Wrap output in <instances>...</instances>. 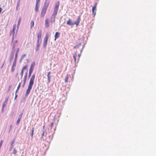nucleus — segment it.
<instances>
[{"instance_id": "obj_28", "label": "nucleus", "mask_w": 156, "mask_h": 156, "mask_svg": "<svg viewBox=\"0 0 156 156\" xmlns=\"http://www.w3.org/2000/svg\"><path fill=\"white\" fill-rule=\"evenodd\" d=\"M96 5H97V4H96L92 8V11H93V10H96Z\"/></svg>"}, {"instance_id": "obj_47", "label": "nucleus", "mask_w": 156, "mask_h": 156, "mask_svg": "<svg viewBox=\"0 0 156 156\" xmlns=\"http://www.w3.org/2000/svg\"><path fill=\"white\" fill-rule=\"evenodd\" d=\"M4 108H3V107H2V111H1V112L2 113H3L4 112Z\"/></svg>"}, {"instance_id": "obj_64", "label": "nucleus", "mask_w": 156, "mask_h": 156, "mask_svg": "<svg viewBox=\"0 0 156 156\" xmlns=\"http://www.w3.org/2000/svg\"><path fill=\"white\" fill-rule=\"evenodd\" d=\"M13 41V39H12V42Z\"/></svg>"}, {"instance_id": "obj_43", "label": "nucleus", "mask_w": 156, "mask_h": 156, "mask_svg": "<svg viewBox=\"0 0 156 156\" xmlns=\"http://www.w3.org/2000/svg\"><path fill=\"white\" fill-rule=\"evenodd\" d=\"M26 55V54H24L23 55H22V56H21V58H22V59H23V58Z\"/></svg>"}, {"instance_id": "obj_9", "label": "nucleus", "mask_w": 156, "mask_h": 156, "mask_svg": "<svg viewBox=\"0 0 156 156\" xmlns=\"http://www.w3.org/2000/svg\"><path fill=\"white\" fill-rule=\"evenodd\" d=\"M15 138H14L13 140L11 142L10 147H9V151H11L12 150V148H13V147H14V145H13V144H14V142H15Z\"/></svg>"}, {"instance_id": "obj_58", "label": "nucleus", "mask_w": 156, "mask_h": 156, "mask_svg": "<svg viewBox=\"0 0 156 156\" xmlns=\"http://www.w3.org/2000/svg\"><path fill=\"white\" fill-rule=\"evenodd\" d=\"M81 45V43H80L79 44H77V45H78V47H79V46H80V45Z\"/></svg>"}, {"instance_id": "obj_20", "label": "nucleus", "mask_w": 156, "mask_h": 156, "mask_svg": "<svg viewBox=\"0 0 156 156\" xmlns=\"http://www.w3.org/2000/svg\"><path fill=\"white\" fill-rule=\"evenodd\" d=\"M34 130V127H33L32 128V130H31V133L30 134V135H31V138H32L33 137Z\"/></svg>"}, {"instance_id": "obj_14", "label": "nucleus", "mask_w": 156, "mask_h": 156, "mask_svg": "<svg viewBox=\"0 0 156 156\" xmlns=\"http://www.w3.org/2000/svg\"><path fill=\"white\" fill-rule=\"evenodd\" d=\"M45 24L46 27L47 28L49 27V20L48 19H47L45 20Z\"/></svg>"}, {"instance_id": "obj_11", "label": "nucleus", "mask_w": 156, "mask_h": 156, "mask_svg": "<svg viewBox=\"0 0 156 156\" xmlns=\"http://www.w3.org/2000/svg\"><path fill=\"white\" fill-rule=\"evenodd\" d=\"M51 73L50 72H49L47 74L48 83H49L51 82V77L52 76L51 75Z\"/></svg>"}, {"instance_id": "obj_2", "label": "nucleus", "mask_w": 156, "mask_h": 156, "mask_svg": "<svg viewBox=\"0 0 156 156\" xmlns=\"http://www.w3.org/2000/svg\"><path fill=\"white\" fill-rule=\"evenodd\" d=\"M81 20L80 16H79L78 17L77 20L75 22H73L70 19H69L67 22V24L69 26H72L74 25H76V27L79 25V23Z\"/></svg>"}, {"instance_id": "obj_7", "label": "nucleus", "mask_w": 156, "mask_h": 156, "mask_svg": "<svg viewBox=\"0 0 156 156\" xmlns=\"http://www.w3.org/2000/svg\"><path fill=\"white\" fill-rule=\"evenodd\" d=\"M47 10V9L43 8H42L41 14V17H43L44 16L46 13Z\"/></svg>"}, {"instance_id": "obj_4", "label": "nucleus", "mask_w": 156, "mask_h": 156, "mask_svg": "<svg viewBox=\"0 0 156 156\" xmlns=\"http://www.w3.org/2000/svg\"><path fill=\"white\" fill-rule=\"evenodd\" d=\"M42 42V40L41 39L40 40H37V44L35 48V50L36 51H37L39 49L40 47Z\"/></svg>"}, {"instance_id": "obj_25", "label": "nucleus", "mask_w": 156, "mask_h": 156, "mask_svg": "<svg viewBox=\"0 0 156 156\" xmlns=\"http://www.w3.org/2000/svg\"><path fill=\"white\" fill-rule=\"evenodd\" d=\"M17 151L16 149L15 148H14L13 149V153L14 154L15 156H16V154Z\"/></svg>"}, {"instance_id": "obj_35", "label": "nucleus", "mask_w": 156, "mask_h": 156, "mask_svg": "<svg viewBox=\"0 0 156 156\" xmlns=\"http://www.w3.org/2000/svg\"><path fill=\"white\" fill-rule=\"evenodd\" d=\"M23 70H21V72L20 73V75L21 76V78L22 79V77L23 75Z\"/></svg>"}, {"instance_id": "obj_51", "label": "nucleus", "mask_w": 156, "mask_h": 156, "mask_svg": "<svg viewBox=\"0 0 156 156\" xmlns=\"http://www.w3.org/2000/svg\"><path fill=\"white\" fill-rule=\"evenodd\" d=\"M5 62V61H4V62H3V64H2V66H1V69H2V67H3V66H4V63Z\"/></svg>"}, {"instance_id": "obj_59", "label": "nucleus", "mask_w": 156, "mask_h": 156, "mask_svg": "<svg viewBox=\"0 0 156 156\" xmlns=\"http://www.w3.org/2000/svg\"><path fill=\"white\" fill-rule=\"evenodd\" d=\"M18 90H17V89L16 90V91L15 94H16V93H17V91H18Z\"/></svg>"}, {"instance_id": "obj_16", "label": "nucleus", "mask_w": 156, "mask_h": 156, "mask_svg": "<svg viewBox=\"0 0 156 156\" xmlns=\"http://www.w3.org/2000/svg\"><path fill=\"white\" fill-rule=\"evenodd\" d=\"M59 5V2L58 1L55 4V7L54 8L58 9Z\"/></svg>"}, {"instance_id": "obj_44", "label": "nucleus", "mask_w": 156, "mask_h": 156, "mask_svg": "<svg viewBox=\"0 0 156 156\" xmlns=\"http://www.w3.org/2000/svg\"><path fill=\"white\" fill-rule=\"evenodd\" d=\"M73 58L75 60V62H76V55H74L73 56Z\"/></svg>"}, {"instance_id": "obj_3", "label": "nucleus", "mask_w": 156, "mask_h": 156, "mask_svg": "<svg viewBox=\"0 0 156 156\" xmlns=\"http://www.w3.org/2000/svg\"><path fill=\"white\" fill-rule=\"evenodd\" d=\"M49 36V33H46L44 40L43 47L44 48H45L46 47Z\"/></svg>"}, {"instance_id": "obj_5", "label": "nucleus", "mask_w": 156, "mask_h": 156, "mask_svg": "<svg viewBox=\"0 0 156 156\" xmlns=\"http://www.w3.org/2000/svg\"><path fill=\"white\" fill-rule=\"evenodd\" d=\"M34 70V65L33 64H32L31 65L29 69V75H28V78L29 79L31 76V73Z\"/></svg>"}, {"instance_id": "obj_55", "label": "nucleus", "mask_w": 156, "mask_h": 156, "mask_svg": "<svg viewBox=\"0 0 156 156\" xmlns=\"http://www.w3.org/2000/svg\"><path fill=\"white\" fill-rule=\"evenodd\" d=\"M81 55V53H80V54H78V56H79V58L80 56V55Z\"/></svg>"}, {"instance_id": "obj_6", "label": "nucleus", "mask_w": 156, "mask_h": 156, "mask_svg": "<svg viewBox=\"0 0 156 156\" xmlns=\"http://www.w3.org/2000/svg\"><path fill=\"white\" fill-rule=\"evenodd\" d=\"M27 72L25 73V75L24 76V78L23 79V83L22 85V87H23L25 84L26 81L27 80Z\"/></svg>"}, {"instance_id": "obj_49", "label": "nucleus", "mask_w": 156, "mask_h": 156, "mask_svg": "<svg viewBox=\"0 0 156 156\" xmlns=\"http://www.w3.org/2000/svg\"><path fill=\"white\" fill-rule=\"evenodd\" d=\"M12 125H11L9 127V132L11 131L12 128Z\"/></svg>"}, {"instance_id": "obj_54", "label": "nucleus", "mask_w": 156, "mask_h": 156, "mask_svg": "<svg viewBox=\"0 0 156 156\" xmlns=\"http://www.w3.org/2000/svg\"><path fill=\"white\" fill-rule=\"evenodd\" d=\"M8 98H5V101H6L7 102V101H8Z\"/></svg>"}, {"instance_id": "obj_46", "label": "nucleus", "mask_w": 156, "mask_h": 156, "mask_svg": "<svg viewBox=\"0 0 156 156\" xmlns=\"http://www.w3.org/2000/svg\"><path fill=\"white\" fill-rule=\"evenodd\" d=\"M17 43H18L17 40H16L14 41L13 44H17Z\"/></svg>"}, {"instance_id": "obj_1", "label": "nucleus", "mask_w": 156, "mask_h": 156, "mask_svg": "<svg viewBox=\"0 0 156 156\" xmlns=\"http://www.w3.org/2000/svg\"><path fill=\"white\" fill-rule=\"evenodd\" d=\"M35 77V75L34 74L31 76L29 82V85L28 86V88L27 89L26 93L25 96L27 97L30 94V90L34 83V80Z\"/></svg>"}, {"instance_id": "obj_13", "label": "nucleus", "mask_w": 156, "mask_h": 156, "mask_svg": "<svg viewBox=\"0 0 156 156\" xmlns=\"http://www.w3.org/2000/svg\"><path fill=\"white\" fill-rule=\"evenodd\" d=\"M60 36V33L58 32H56L55 36V41H56V39L58 38Z\"/></svg>"}, {"instance_id": "obj_50", "label": "nucleus", "mask_w": 156, "mask_h": 156, "mask_svg": "<svg viewBox=\"0 0 156 156\" xmlns=\"http://www.w3.org/2000/svg\"><path fill=\"white\" fill-rule=\"evenodd\" d=\"M40 0H36V4H38L40 2Z\"/></svg>"}, {"instance_id": "obj_63", "label": "nucleus", "mask_w": 156, "mask_h": 156, "mask_svg": "<svg viewBox=\"0 0 156 156\" xmlns=\"http://www.w3.org/2000/svg\"><path fill=\"white\" fill-rule=\"evenodd\" d=\"M18 73H17V74H16V76L18 75Z\"/></svg>"}, {"instance_id": "obj_39", "label": "nucleus", "mask_w": 156, "mask_h": 156, "mask_svg": "<svg viewBox=\"0 0 156 156\" xmlns=\"http://www.w3.org/2000/svg\"><path fill=\"white\" fill-rule=\"evenodd\" d=\"M43 133H44V134H45V133H46V135H47V132L46 131V130L45 129L43 130Z\"/></svg>"}, {"instance_id": "obj_34", "label": "nucleus", "mask_w": 156, "mask_h": 156, "mask_svg": "<svg viewBox=\"0 0 156 156\" xmlns=\"http://www.w3.org/2000/svg\"><path fill=\"white\" fill-rule=\"evenodd\" d=\"M17 55H18V54H15V58L14 61H15L16 62V60H17Z\"/></svg>"}, {"instance_id": "obj_31", "label": "nucleus", "mask_w": 156, "mask_h": 156, "mask_svg": "<svg viewBox=\"0 0 156 156\" xmlns=\"http://www.w3.org/2000/svg\"><path fill=\"white\" fill-rule=\"evenodd\" d=\"M27 66H28L27 65H26V66H24L23 67V68L22 69V70H23H23H24L27 69Z\"/></svg>"}, {"instance_id": "obj_42", "label": "nucleus", "mask_w": 156, "mask_h": 156, "mask_svg": "<svg viewBox=\"0 0 156 156\" xmlns=\"http://www.w3.org/2000/svg\"><path fill=\"white\" fill-rule=\"evenodd\" d=\"M58 9H54V11L56 12L57 13L58 11Z\"/></svg>"}, {"instance_id": "obj_40", "label": "nucleus", "mask_w": 156, "mask_h": 156, "mask_svg": "<svg viewBox=\"0 0 156 156\" xmlns=\"http://www.w3.org/2000/svg\"><path fill=\"white\" fill-rule=\"evenodd\" d=\"M16 46V44H13L12 45V48H15Z\"/></svg>"}, {"instance_id": "obj_29", "label": "nucleus", "mask_w": 156, "mask_h": 156, "mask_svg": "<svg viewBox=\"0 0 156 156\" xmlns=\"http://www.w3.org/2000/svg\"><path fill=\"white\" fill-rule=\"evenodd\" d=\"M15 50V48H12V49L11 50V54H12V55H14V53Z\"/></svg>"}, {"instance_id": "obj_33", "label": "nucleus", "mask_w": 156, "mask_h": 156, "mask_svg": "<svg viewBox=\"0 0 156 156\" xmlns=\"http://www.w3.org/2000/svg\"><path fill=\"white\" fill-rule=\"evenodd\" d=\"M20 0H18L17 2V5H16L17 7H19V5H20Z\"/></svg>"}, {"instance_id": "obj_30", "label": "nucleus", "mask_w": 156, "mask_h": 156, "mask_svg": "<svg viewBox=\"0 0 156 156\" xmlns=\"http://www.w3.org/2000/svg\"><path fill=\"white\" fill-rule=\"evenodd\" d=\"M44 133H43L41 135V140H44Z\"/></svg>"}, {"instance_id": "obj_24", "label": "nucleus", "mask_w": 156, "mask_h": 156, "mask_svg": "<svg viewBox=\"0 0 156 156\" xmlns=\"http://www.w3.org/2000/svg\"><path fill=\"white\" fill-rule=\"evenodd\" d=\"M7 102H6V101H5L3 103L2 107L4 108L5 107L7 104Z\"/></svg>"}, {"instance_id": "obj_53", "label": "nucleus", "mask_w": 156, "mask_h": 156, "mask_svg": "<svg viewBox=\"0 0 156 156\" xmlns=\"http://www.w3.org/2000/svg\"><path fill=\"white\" fill-rule=\"evenodd\" d=\"M2 8L0 7V14L1 13L2 11Z\"/></svg>"}, {"instance_id": "obj_37", "label": "nucleus", "mask_w": 156, "mask_h": 156, "mask_svg": "<svg viewBox=\"0 0 156 156\" xmlns=\"http://www.w3.org/2000/svg\"><path fill=\"white\" fill-rule=\"evenodd\" d=\"M19 50H20V48H18L17 49V50H16V54H18V53L19 51Z\"/></svg>"}, {"instance_id": "obj_32", "label": "nucleus", "mask_w": 156, "mask_h": 156, "mask_svg": "<svg viewBox=\"0 0 156 156\" xmlns=\"http://www.w3.org/2000/svg\"><path fill=\"white\" fill-rule=\"evenodd\" d=\"M23 110L22 111V112L19 115V117L20 118H22V117L23 114Z\"/></svg>"}, {"instance_id": "obj_52", "label": "nucleus", "mask_w": 156, "mask_h": 156, "mask_svg": "<svg viewBox=\"0 0 156 156\" xmlns=\"http://www.w3.org/2000/svg\"><path fill=\"white\" fill-rule=\"evenodd\" d=\"M85 44H85H84L83 45V47H82V49H83V48H84Z\"/></svg>"}, {"instance_id": "obj_18", "label": "nucleus", "mask_w": 156, "mask_h": 156, "mask_svg": "<svg viewBox=\"0 0 156 156\" xmlns=\"http://www.w3.org/2000/svg\"><path fill=\"white\" fill-rule=\"evenodd\" d=\"M14 55H12L11 54H10L9 59V62H11L12 60V59L14 57Z\"/></svg>"}, {"instance_id": "obj_15", "label": "nucleus", "mask_w": 156, "mask_h": 156, "mask_svg": "<svg viewBox=\"0 0 156 156\" xmlns=\"http://www.w3.org/2000/svg\"><path fill=\"white\" fill-rule=\"evenodd\" d=\"M55 16L52 15L50 19V22L51 23L54 22L55 21Z\"/></svg>"}, {"instance_id": "obj_38", "label": "nucleus", "mask_w": 156, "mask_h": 156, "mask_svg": "<svg viewBox=\"0 0 156 156\" xmlns=\"http://www.w3.org/2000/svg\"><path fill=\"white\" fill-rule=\"evenodd\" d=\"M54 122H52L51 124V125H50V127L51 128H52V127H53V125H54Z\"/></svg>"}, {"instance_id": "obj_10", "label": "nucleus", "mask_w": 156, "mask_h": 156, "mask_svg": "<svg viewBox=\"0 0 156 156\" xmlns=\"http://www.w3.org/2000/svg\"><path fill=\"white\" fill-rule=\"evenodd\" d=\"M50 2L49 0H46L43 8L47 9Z\"/></svg>"}, {"instance_id": "obj_36", "label": "nucleus", "mask_w": 156, "mask_h": 156, "mask_svg": "<svg viewBox=\"0 0 156 156\" xmlns=\"http://www.w3.org/2000/svg\"><path fill=\"white\" fill-rule=\"evenodd\" d=\"M57 12H55L54 11L53 12V14H52V15L55 16H56L57 14Z\"/></svg>"}, {"instance_id": "obj_17", "label": "nucleus", "mask_w": 156, "mask_h": 156, "mask_svg": "<svg viewBox=\"0 0 156 156\" xmlns=\"http://www.w3.org/2000/svg\"><path fill=\"white\" fill-rule=\"evenodd\" d=\"M34 22L33 21L31 20L30 22V29H32V28L34 27Z\"/></svg>"}, {"instance_id": "obj_41", "label": "nucleus", "mask_w": 156, "mask_h": 156, "mask_svg": "<svg viewBox=\"0 0 156 156\" xmlns=\"http://www.w3.org/2000/svg\"><path fill=\"white\" fill-rule=\"evenodd\" d=\"M94 11L95 10L92 11V13L94 15V16H95L96 13V12H94Z\"/></svg>"}, {"instance_id": "obj_22", "label": "nucleus", "mask_w": 156, "mask_h": 156, "mask_svg": "<svg viewBox=\"0 0 156 156\" xmlns=\"http://www.w3.org/2000/svg\"><path fill=\"white\" fill-rule=\"evenodd\" d=\"M21 20V17H20L19 18V20H18V24H17V28H18L19 27V26L20 25Z\"/></svg>"}, {"instance_id": "obj_56", "label": "nucleus", "mask_w": 156, "mask_h": 156, "mask_svg": "<svg viewBox=\"0 0 156 156\" xmlns=\"http://www.w3.org/2000/svg\"><path fill=\"white\" fill-rule=\"evenodd\" d=\"M23 59H22L21 58V59L20 61V62H21L22 61V60Z\"/></svg>"}, {"instance_id": "obj_61", "label": "nucleus", "mask_w": 156, "mask_h": 156, "mask_svg": "<svg viewBox=\"0 0 156 156\" xmlns=\"http://www.w3.org/2000/svg\"><path fill=\"white\" fill-rule=\"evenodd\" d=\"M44 127H45V126H43V130L44 129Z\"/></svg>"}, {"instance_id": "obj_21", "label": "nucleus", "mask_w": 156, "mask_h": 156, "mask_svg": "<svg viewBox=\"0 0 156 156\" xmlns=\"http://www.w3.org/2000/svg\"><path fill=\"white\" fill-rule=\"evenodd\" d=\"M16 24L14 25L13 26V28L12 30V33H13V35H14V34H15V28H16Z\"/></svg>"}, {"instance_id": "obj_27", "label": "nucleus", "mask_w": 156, "mask_h": 156, "mask_svg": "<svg viewBox=\"0 0 156 156\" xmlns=\"http://www.w3.org/2000/svg\"><path fill=\"white\" fill-rule=\"evenodd\" d=\"M68 75H67L66 76L65 78V82H66V83H67L68 82Z\"/></svg>"}, {"instance_id": "obj_12", "label": "nucleus", "mask_w": 156, "mask_h": 156, "mask_svg": "<svg viewBox=\"0 0 156 156\" xmlns=\"http://www.w3.org/2000/svg\"><path fill=\"white\" fill-rule=\"evenodd\" d=\"M16 62L15 61H14L13 64L12 65V68H11V72H13L14 71L15 69V67L16 66Z\"/></svg>"}, {"instance_id": "obj_8", "label": "nucleus", "mask_w": 156, "mask_h": 156, "mask_svg": "<svg viewBox=\"0 0 156 156\" xmlns=\"http://www.w3.org/2000/svg\"><path fill=\"white\" fill-rule=\"evenodd\" d=\"M42 34V30H39L37 34V40H40L41 39Z\"/></svg>"}, {"instance_id": "obj_23", "label": "nucleus", "mask_w": 156, "mask_h": 156, "mask_svg": "<svg viewBox=\"0 0 156 156\" xmlns=\"http://www.w3.org/2000/svg\"><path fill=\"white\" fill-rule=\"evenodd\" d=\"M21 118H20L18 117V119L17 121L16 122V125H18L19 123L20 122V120H21Z\"/></svg>"}, {"instance_id": "obj_19", "label": "nucleus", "mask_w": 156, "mask_h": 156, "mask_svg": "<svg viewBox=\"0 0 156 156\" xmlns=\"http://www.w3.org/2000/svg\"><path fill=\"white\" fill-rule=\"evenodd\" d=\"M38 4H36V6L35 8V11L36 12H38V8L39 6H38Z\"/></svg>"}, {"instance_id": "obj_62", "label": "nucleus", "mask_w": 156, "mask_h": 156, "mask_svg": "<svg viewBox=\"0 0 156 156\" xmlns=\"http://www.w3.org/2000/svg\"><path fill=\"white\" fill-rule=\"evenodd\" d=\"M18 7H17V6H16V10H17Z\"/></svg>"}, {"instance_id": "obj_60", "label": "nucleus", "mask_w": 156, "mask_h": 156, "mask_svg": "<svg viewBox=\"0 0 156 156\" xmlns=\"http://www.w3.org/2000/svg\"><path fill=\"white\" fill-rule=\"evenodd\" d=\"M23 101H25V100L26 98H23Z\"/></svg>"}, {"instance_id": "obj_57", "label": "nucleus", "mask_w": 156, "mask_h": 156, "mask_svg": "<svg viewBox=\"0 0 156 156\" xmlns=\"http://www.w3.org/2000/svg\"><path fill=\"white\" fill-rule=\"evenodd\" d=\"M83 49H82V48L81 49V50L80 51V53H81L82 51H83Z\"/></svg>"}, {"instance_id": "obj_45", "label": "nucleus", "mask_w": 156, "mask_h": 156, "mask_svg": "<svg viewBox=\"0 0 156 156\" xmlns=\"http://www.w3.org/2000/svg\"><path fill=\"white\" fill-rule=\"evenodd\" d=\"M79 47L77 45H76V46H74L73 47V48H78Z\"/></svg>"}, {"instance_id": "obj_48", "label": "nucleus", "mask_w": 156, "mask_h": 156, "mask_svg": "<svg viewBox=\"0 0 156 156\" xmlns=\"http://www.w3.org/2000/svg\"><path fill=\"white\" fill-rule=\"evenodd\" d=\"M15 94V98H14V99L16 100V99L17 98V97L18 95L17 94Z\"/></svg>"}, {"instance_id": "obj_26", "label": "nucleus", "mask_w": 156, "mask_h": 156, "mask_svg": "<svg viewBox=\"0 0 156 156\" xmlns=\"http://www.w3.org/2000/svg\"><path fill=\"white\" fill-rule=\"evenodd\" d=\"M22 80H21V82H20L19 83V84L17 87V90H18L20 88V87H21V83H22Z\"/></svg>"}]
</instances>
